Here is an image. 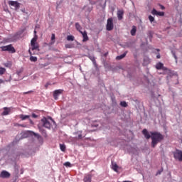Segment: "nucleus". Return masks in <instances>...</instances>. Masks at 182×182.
<instances>
[{"label": "nucleus", "instance_id": "nucleus-46", "mask_svg": "<svg viewBox=\"0 0 182 182\" xmlns=\"http://www.w3.org/2000/svg\"><path fill=\"white\" fill-rule=\"evenodd\" d=\"M158 52L160 50L159 49H157Z\"/></svg>", "mask_w": 182, "mask_h": 182}, {"label": "nucleus", "instance_id": "nucleus-43", "mask_svg": "<svg viewBox=\"0 0 182 182\" xmlns=\"http://www.w3.org/2000/svg\"><path fill=\"white\" fill-rule=\"evenodd\" d=\"M0 83H4V80L0 79Z\"/></svg>", "mask_w": 182, "mask_h": 182}, {"label": "nucleus", "instance_id": "nucleus-16", "mask_svg": "<svg viewBox=\"0 0 182 182\" xmlns=\"http://www.w3.org/2000/svg\"><path fill=\"white\" fill-rule=\"evenodd\" d=\"M28 52L31 55V57H30L31 62H38V58L35 56H32V52L31 51V50H29Z\"/></svg>", "mask_w": 182, "mask_h": 182}, {"label": "nucleus", "instance_id": "nucleus-37", "mask_svg": "<svg viewBox=\"0 0 182 182\" xmlns=\"http://www.w3.org/2000/svg\"><path fill=\"white\" fill-rule=\"evenodd\" d=\"M32 117H33L34 119H36V117H38V115H36V114H32Z\"/></svg>", "mask_w": 182, "mask_h": 182}, {"label": "nucleus", "instance_id": "nucleus-15", "mask_svg": "<svg viewBox=\"0 0 182 182\" xmlns=\"http://www.w3.org/2000/svg\"><path fill=\"white\" fill-rule=\"evenodd\" d=\"M83 181L84 182H92V175H90V174L85 175L84 177Z\"/></svg>", "mask_w": 182, "mask_h": 182}, {"label": "nucleus", "instance_id": "nucleus-7", "mask_svg": "<svg viewBox=\"0 0 182 182\" xmlns=\"http://www.w3.org/2000/svg\"><path fill=\"white\" fill-rule=\"evenodd\" d=\"M0 177L1 178H9L11 177V173L6 171H3L0 173Z\"/></svg>", "mask_w": 182, "mask_h": 182}, {"label": "nucleus", "instance_id": "nucleus-32", "mask_svg": "<svg viewBox=\"0 0 182 182\" xmlns=\"http://www.w3.org/2000/svg\"><path fill=\"white\" fill-rule=\"evenodd\" d=\"M65 46L66 49L72 48V45L71 44H65Z\"/></svg>", "mask_w": 182, "mask_h": 182}, {"label": "nucleus", "instance_id": "nucleus-31", "mask_svg": "<svg viewBox=\"0 0 182 182\" xmlns=\"http://www.w3.org/2000/svg\"><path fill=\"white\" fill-rule=\"evenodd\" d=\"M99 126V124H97V122H94L92 124V127H97Z\"/></svg>", "mask_w": 182, "mask_h": 182}, {"label": "nucleus", "instance_id": "nucleus-20", "mask_svg": "<svg viewBox=\"0 0 182 182\" xmlns=\"http://www.w3.org/2000/svg\"><path fill=\"white\" fill-rule=\"evenodd\" d=\"M75 28L77 29V31H78V32H82V26H80V24H79V23H75Z\"/></svg>", "mask_w": 182, "mask_h": 182}, {"label": "nucleus", "instance_id": "nucleus-39", "mask_svg": "<svg viewBox=\"0 0 182 182\" xmlns=\"http://www.w3.org/2000/svg\"><path fill=\"white\" fill-rule=\"evenodd\" d=\"M161 56H160V53H159L157 55H156V59H160Z\"/></svg>", "mask_w": 182, "mask_h": 182}, {"label": "nucleus", "instance_id": "nucleus-27", "mask_svg": "<svg viewBox=\"0 0 182 182\" xmlns=\"http://www.w3.org/2000/svg\"><path fill=\"white\" fill-rule=\"evenodd\" d=\"M120 106H122V107H127V102H126V101H122L120 102Z\"/></svg>", "mask_w": 182, "mask_h": 182}, {"label": "nucleus", "instance_id": "nucleus-23", "mask_svg": "<svg viewBox=\"0 0 182 182\" xmlns=\"http://www.w3.org/2000/svg\"><path fill=\"white\" fill-rule=\"evenodd\" d=\"M30 117L31 116L29 115H23V114L20 115V119H21V120H26V119H29Z\"/></svg>", "mask_w": 182, "mask_h": 182}, {"label": "nucleus", "instance_id": "nucleus-13", "mask_svg": "<svg viewBox=\"0 0 182 182\" xmlns=\"http://www.w3.org/2000/svg\"><path fill=\"white\" fill-rule=\"evenodd\" d=\"M123 15H124V11H123V10H118L117 18L119 21H122V19H123Z\"/></svg>", "mask_w": 182, "mask_h": 182}, {"label": "nucleus", "instance_id": "nucleus-35", "mask_svg": "<svg viewBox=\"0 0 182 182\" xmlns=\"http://www.w3.org/2000/svg\"><path fill=\"white\" fill-rule=\"evenodd\" d=\"M29 93H33V91L30 90L28 92H25L23 93V95H29Z\"/></svg>", "mask_w": 182, "mask_h": 182}, {"label": "nucleus", "instance_id": "nucleus-4", "mask_svg": "<svg viewBox=\"0 0 182 182\" xmlns=\"http://www.w3.org/2000/svg\"><path fill=\"white\" fill-rule=\"evenodd\" d=\"M173 155V159L178 160V161H182V151L180 149H176L172 152Z\"/></svg>", "mask_w": 182, "mask_h": 182}, {"label": "nucleus", "instance_id": "nucleus-17", "mask_svg": "<svg viewBox=\"0 0 182 182\" xmlns=\"http://www.w3.org/2000/svg\"><path fill=\"white\" fill-rule=\"evenodd\" d=\"M136 32H137V28H136V26H133L132 29L131 30L132 36H135Z\"/></svg>", "mask_w": 182, "mask_h": 182}, {"label": "nucleus", "instance_id": "nucleus-10", "mask_svg": "<svg viewBox=\"0 0 182 182\" xmlns=\"http://www.w3.org/2000/svg\"><path fill=\"white\" fill-rule=\"evenodd\" d=\"M9 5H11V6H14L16 9H19V3L18 1H9Z\"/></svg>", "mask_w": 182, "mask_h": 182}, {"label": "nucleus", "instance_id": "nucleus-21", "mask_svg": "<svg viewBox=\"0 0 182 182\" xmlns=\"http://www.w3.org/2000/svg\"><path fill=\"white\" fill-rule=\"evenodd\" d=\"M75 134H78V136L77 137V140H82V139H83V136H82L81 131H78V132H75Z\"/></svg>", "mask_w": 182, "mask_h": 182}, {"label": "nucleus", "instance_id": "nucleus-45", "mask_svg": "<svg viewBox=\"0 0 182 182\" xmlns=\"http://www.w3.org/2000/svg\"><path fill=\"white\" fill-rule=\"evenodd\" d=\"M34 33H36V31H34Z\"/></svg>", "mask_w": 182, "mask_h": 182}, {"label": "nucleus", "instance_id": "nucleus-24", "mask_svg": "<svg viewBox=\"0 0 182 182\" xmlns=\"http://www.w3.org/2000/svg\"><path fill=\"white\" fill-rule=\"evenodd\" d=\"M36 41H38V38L36 37H34L31 41V45H35L38 43H36Z\"/></svg>", "mask_w": 182, "mask_h": 182}, {"label": "nucleus", "instance_id": "nucleus-22", "mask_svg": "<svg viewBox=\"0 0 182 182\" xmlns=\"http://www.w3.org/2000/svg\"><path fill=\"white\" fill-rule=\"evenodd\" d=\"M112 170H114V171L117 172V169L119 168V166H117V164H116V163H112Z\"/></svg>", "mask_w": 182, "mask_h": 182}, {"label": "nucleus", "instance_id": "nucleus-8", "mask_svg": "<svg viewBox=\"0 0 182 182\" xmlns=\"http://www.w3.org/2000/svg\"><path fill=\"white\" fill-rule=\"evenodd\" d=\"M151 14L152 15H156V16H164V11H157L156 9H153Z\"/></svg>", "mask_w": 182, "mask_h": 182}, {"label": "nucleus", "instance_id": "nucleus-29", "mask_svg": "<svg viewBox=\"0 0 182 182\" xmlns=\"http://www.w3.org/2000/svg\"><path fill=\"white\" fill-rule=\"evenodd\" d=\"M67 41H75V36H67Z\"/></svg>", "mask_w": 182, "mask_h": 182}, {"label": "nucleus", "instance_id": "nucleus-36", "mask_svg": "<svg viewBox=\"0 0 182 182\" xmlns=\"http://www.w3.org/2000/svg\"><path fill=\"white\" fill-rule=\"evenodd\" d=\"M50 83L47 82V83L45 85L46 89H48V87L50 86Z\"/></svg>", "mask_w": 182, "mask_h": 182}, {"label": "nucleus", "instance_id": "nucleus-40", "mask_svg": "<svg viewBox=\"0 0 182 182\" xmlns=\"http://www.w3.org/2000/svg\"><path fill=\"white\" fill-rule=\"evenodd\" d=\"M160 6H161V9H164V6L160 5Z\"/></svg>", "mask_w": 182, "mask_h": 182}, {"label": "nucleus", "instance_id": "nucleus-18", "mask_svg": "<svg viewBox=\"0 0 182 182\" xmlns=\"http://www.w3.org/2000/svg\"><path fill=\"white\" fill-rule=\"evenodd\" d=\"M31 50H39V44L36 43V44L31 45Z\"/></svg>", "mask_w": 182, "mask_h": 182}, {"label": "nucleus", "instance_id": "nucleus-26", "mask_svg": "<svg viewBox=\"0 0 182 182\" xmlns=\"http://www.w3.org/2000/svg\"><path fill=\"white\" fill-rule=\"evenodd\" d=\"M5 72H6V69L4 68L0 67V75H4Z\"/></svg>", "mask_w": 182, "mask_h": 182}, {"label": "nucleus", "instance_id": "nucleus-11", "mask_svg": "<svg viewBox=\"0 0 182 182\" xmlns=\"http://www.w3.org/2000/svg\"><path fill=\"white\" fill-rule=\"evenodd\" d=\"M81 35L82 36V42H87V41H89V36H87V32H86V31H80Z\"/></svg>", "mask_w": 182, "mask_h": 182}, {"label": "nucleus", "instance_id": "nucleus-34", "mask_svg": "<svg viewBox=\"0 0 182 182\" xmlns=\"http://www.w3.org/2000/svg\"><path fill=\"white\" fill-rule=\"evenodd\" d=\"M91 60H92V63H94V65H96V59L95 58V57H92L91 58Z\"/></svg>", "mask_w": 182, "mask_h": 182}, {"label": "nucleus", "instance_id": "nucleus-28", "mask_svg": "<svg viewBox=\"0 0 182 182\" xmlns=\"http://www.w3.org/2000/svg\"><path fill=\"white\" fill-rule=\"evenodd\" d=\"M53 43H55V33H53L51 35V42H50V45H53Z\"/></svg>", "mask_w": 182, "mask_h": 182}, {"label": "nucleus", "instance_id": "nucleus-38", "mask_svg": "<svg viewBox=\"0 0 182 182\" xmlns=\"http://www.w3.org/2000/svg\"><path fill=\"white\" fill-rule=\"evenodd\" d=\"M159 174H161V171H158L156 176H159Z\"/></svg>", "mask_w": 182, "mask_h": 182}, {"label": "nucleus", "instance_id": "nucleus-33", "mask_svg": "<svg viewBox=\"0 0 182 182\" xmlns=\"http://www.w3.org/2000/svg\"><path fill=\"white\" fill-rule=\"evenodd\" d=\"M64 166H65V167H70V162H65Z\"/></svg>", "mask_w": 182, "mask_h": 182}, {"label": "nucleus", "instance_id": "nucleus-42", "mask_svg": "<svg viewBox=\"0 0 182 182\" xmlns=\"http://www.w3.org/2000/svg\"><path fill=\"white\" fill-rule=\"evenodd\" d=\"M173 56H174L175 59L177 60V56H176V54L173 53Z\"/></svg>", "mask_w": 182, "mask_h": 182}, {"label": "nucleus", "instance_id": "nucleus-9", "mask_svg": "<svg viewBox=\"0 0 182 182\" xmlns=\"http://www.w3.org/2000/svg\"><path fill=\"white\" fill-rule=\"evenodd\" d=\"M63 92V90H57L53 92V97L55 100H58V96H59V95H62Z\"/></svg>", "mask_w": 182, "mask_h": 182}, {"label": "nucleus", "instance_id": "nucleus-14", "mask_svg": "<svg viewBox=\"0 0 182 182\" xmlns=\"http://www.w3.org/2000/svg\"><path fill=\"white\" fill-rule=\"evenodd\" d=\"M11 112V108L8 107H4V112H2V116H8L9 114V112Z\"/></svg>", "mask_w": 182, "mask_h": 182}, {"label": "nucleus", "instance_id": "nucleus-25", "mask_svg": "<svg viewBox=\"0 0 182 182\" xmlns=\"http://www.w3.org/2000/svg\"><path fill=\"white\" fill-rule=\"evenodd\" d=\"M60 149L61 151H65L66 146L65 144H60Z\"/></svg>", "mask_w": 182, "mask_h": 182}, {"label": "nucleus", "instance_id": "nucleus-1", "mask_svg": "<svg viewBox=\"0 0 182 182\" xmlns=\"http://www.w3.org/2000/svg\"><path fill=\"white\" fill-rule=\"evenodd\" d=\"M150 134L151 135V147L153 148L156 147L159 143H161V141L164 139V136L160 134V132H150Z\"/></svg>", "mask_w": 182, "mask_h": 182}, {"label": "nucleus", "instance_id": "nucleus-44", "mask_svg": "<svg viewBox=\"0 0 182 182\" xmlns=\"http://www.w3.org/2000/svg\"><path fill=\"white\" fill-rule=\"evenodd\" d=\"M20 126H21V127H25V126L23 125V124H20Z\"/></svg>", "mask_w": 182, "mask_h": 182}, {"label": "nucleus", "instance_id": "nucleus-5", "mask_svg": "<svg viewBox=\"0 0 182 182\" xmlns=\"http://www.w3.org/2000/svg\"><path fill=\"white\" fill-rule=\"evenodd\" d=\"M1 49L4 52H6V51L10 52V53H15L16 52V50H15V48H14V46H12L11 44L2 46L1 47Z\"/></svg>", "mask_w": 182, "mask_h": 182}, {"label": "nucleus", "instance_id": "nucleus-47", "mask_svg": "<svg viewBox=\"0 0 182 182\" xmlns=\"http://www.w3.org/2000/svg\"><path fill=\"white\" fill-rule=\"evenodd\" d=\"M106 55H107V53L105 54V56H106Z\"/></svg>", "mask_w": 182, "mask_h": 182}, {"label": "nucleus", "instance_id": "nucleus-2", "mask_svg": "<svg viewBox=\"0 0 182 182\" xmlns=\"http://www.w3.org/2000/svg\"><path fill=\"white\" fill-rule=\"evenodd\" d=\"M50 122H52L53 123H55V121L53 120L52 117H49L48 119H47L46 117H44L41 119L43 126V127H46V129H50V127H52V124L50 123Z\"/></svg>", "mask_w": 182, "mask_h": 182}, {"label": "nucleus", "instance_id": "nucleus-12", "mask_svg": "<svg viewBox=\"0 0 182 182\" xmlns=\"http://www.w3.org/2000/svg\"><path fill=\"white\" fill-rule=\"evenodd\" d=\"M142 134H144L145 139L146 140H149V139H151V134L150 135V133H149V131L147 129H144L142 130Z\"/></svg>", "mask_w": 182, "mask_h": 182}, {"label": "nucleus", "instance_id": "nucleus-19", "mask_svg": "<svg viewBox=\"0 0 182 182\" xmlns=\"http://www.w3.org/2000/svg\"><path fill=\"white\" fill-rule=\"evenodd\" d=\"M126 55H127V52H125L122 55L117 56L116 59L117 60H120L123 59V58H126Z\"/></svg>", "mask_w": 182, "mask_h": 182}, {"label": "nucleus", "instance_id": "nucleus-6", "mask_svg": "<svg viewBox=\"0 0 182 182\" xmlns=\"http://www.w3.org/2000/svg\"><path fill=\"white\" fill-rule=\"evenodd\" d=\"M106 28H107V31H113V28H114V25L113 24L112 18H109L107 19Z\"/></svg>", "mask_w": 182, "mask_h": 182}, {"label": "nucleus", "instance_id": "nucleus-30", "mask_svg": "<svg viewBox=\"0 0 182 182\" xmlns=\"http://www.w3.org/2000/svg\"><path fill=\"white\" fill-rule=\"evenodd\" d=\"M149 19L151 23H153V22H154V17H153L151 15L149 16Z\"/></svg>", "mask_w": 182, "mask_h": 182}, {"label": "nucleus", "instance_id": "nucleus-41", "mask_svg": "<svg viewBox=\"0 0 182 182\" xmlns=\"http://www.w3.org/2000/svg\"><path fill=\"white\" fill-rule=\"evenodd\" d=\"M30 123L31 124H33V122L32 121V119H30Z\"/></svg>", "mask_w": 182, "mask_h": 182}, {"label": "nucleus", "instance_id": "nucleus-3", "mask_svg": "<svg viewBox=\"0 0 182 182\" xmlns=\"http://www.w3.org/2000/svg\"><path fill=\"white\" fill-rule=\"evenodd\" d=\"M156 68L158 70H160V69H162V70H164L166 73H167V75H169V76H171V75H173V71L164 67V65L162 63H158L156 65Z\"/></svg>", "mask_w": 182, "mask_h": 182}]
</instances>
